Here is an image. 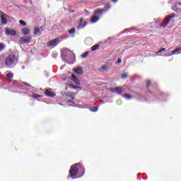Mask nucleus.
<instances>
[{"instance_id":"nucleus-21","label":"nucleus","mask_w":181,"mask_h":181,"mask_svg":"<svg viewBox=\"0 0 181 181\" xmlns=\"http://www.w3.org/2000/svg\"><path fill=\"white\" fill-rule=\"evenodd\" d=\"M68 86L70 87L71 88H74V90H77V89L80 88L78 86H77L76 85H73L71 83H68Z\"/></svg>"},{"instance_id":"nucleus-9","label":"nucleus","mask_w":181,"mask_h":181,"mask_svg":"<svg viewBox=\"0 0 181 181\" xmlns=\"http://www.w3.org/2000/svg\"><path fill=\"white\" fill-rule=\"evenodd\" d=\"M86 26H87V22L84 21L83 18H80L79 25L78 26V29L86 28Z\"/></svg>"},{"instance_id":"nucleus-42","label":"nucleus","mask_w":181,"mask_h":181,"mask_svg":"<svg viewBox=\"0 0 181 181\" xmlns=\"http://www.w3.org/2000/svg\"><path fill=\"white\" fill-rule=\"evenodd\" d=\"M117 101H121V100H117Z\"/></svg>"},{"instance_id":"nucleus-38","label":"nucleus","mask_w":181,"mask_h":181,"mask_svg":"<svg viewBox=\"0 0 181 181\" xmlns=\"http://www.w3.org/2000/svg\"><path fill=\"white\" fill-rule=\"evenodd\" d=\"M176 49H174L173 51L171 52V54H176Z\"/></svg>"},{"instance_id":"nucleus-22","label":"nucleus","mask_w":181,"mask_h":181,"mask_svg":"<svg viewBox=\"0 0 181 181\" xmlns=\"http://www.w3.org/2000/svg\"><path fill=\"white\" fill-rule=\"evenodd\" d=\"M42 97H43L42 95H37L36 93H34L33 95V98H35V100H37V98H42Z\"/></svg>"},{"instance_id":"nucleus-15","label":"nucleus","mask_w":181,"mask_h":181,"mask_svg":"<svg viewBox=\"0 0 181 181\" xmlns=\"http://www.w3.org/2000/svg\"><path fill=\"white\" fill-rule=\"evenodd\" d=\"M22 33L23 35H29V33H30V30H29V28H24L23 30H22Z\"/></svg>"},{"instance_id":"nucleus-4","label":"nucleus","mask_w":181,"mask_h":181,"mask_svg":"<svg viewBox=\"0 0 181 181\" xmlns=\"http://www.w3.org/2000/svg\"><path fill=\"white\" fill-rule=\"evenodd\" d=\"M1 15V25H6L8 23V19H9V16L6 15L5 13L0 11Z\"/></svg>"},{"instance_id":"nucleus-13","label":"nucleus","mask_w":181,"mask_h":181,"mask_svg":"<svg viewBox=\"0 0 181 181\" xmlns=\"http://www.w3.org/2000/svg\"><path fill=\"white\" fill-rule=\"evenodd\" d=\"M33 35L40 36L42 35V32H40V29L39 27H34Z\"/></svg>"},{"instance_id":"nucleus-19","label":"nucleus","mask_w":181,"mask_h":181,"mask_svg":"<svg viewBox=\"0 0 181 181\" xmlns=\"http://www.w3.org/2000/svg\"><path fill=\"white\" fill-rule=\"evenodd\" d=\"M68 33H69V35H72V36H74V34L76 33V28H73L71 30H69Z\"/></svg>"},{"instance_id":"nucleus-23","label":"nucleus","mask_w":181,"mask_h":181,"mask_svg":"<svg viewBox=\"0 0 181 181\" xmlns=\"http://www.w3.org/2000/svg\"><path fill=\"white\" fill-rule=\"evenodd\" d=\"M102 70H103V71H107V70H108V65H107V64L103 65Z\"/></svg>"},{"instance_id":"nucleus-1","label":"nucleus","mask_w":181,"mask_h":181,"mask_svg":"<svg viewBox=\"0 0 181 181\" xmlns=\"http://www.w3.org/2000/svg\"><path fill=\"white\" fill-rule=\"evenodd\" d=\"M69 173L70 177H72V179L75 178L74 176H76L77 173H78L79 177H81V176H83L84 173H86V168H84L83 164L76 163L71 166Z\"/></svg>"},{"instance_id":"nucleus-11","label":"nucleus","mask_w":181,"mask_h":181,"mask_svg":"<svg viewBox=\"0 0 181 181\" xmlns=\"http://www.w3.org/2000/svg\"><path fill=\"white\" fill-rule=\"evenodd\" d=\"M45 95H47V97H54L56 93L52 91V89L48 88L45 90Z\"/></svg>"},{"instance_id":"nucleus-18","label":"nucleus","mask_w":181,"mask_h":181,"mask_svg":"<svg viewBox=\"0 0 181 181\" xmlns=\"http://www.w3.org/2000/svg\"><path fill=\"white\" fill-rule=\"evenodd\" d=\"M66 97H71V100H76V93H66Z\"/></svg>"},{"instance_id":"nucleus-3","label":"nucleus","mask_w":181,"mask_h":181,"mask_svg":"<svg viewBox=\"0 0 181 181\" xmlns=\"http://www.w3.org/2000/svg\"><path fill=\"white\" fill-rule=\"evenodd\" d=\"M15 62H16V57L14 54L8 55L5 59L6 66H8V67L13 66Z\"/></svg>"},{"instance_id":"nucleus-40","label":"nucleus","mask_w":181,"mask_h":181,"mask_svg":"<svg viewBox=\"0 0 181 181\" xmlns=\"http://www.w3.org/2000/svg\"><path fill=\"white\" fill-rule=\"evenodd\" d=\"M178 5H180V6H181V3H178Z\"/></svg>"},{"instance_id":"nucleus-20","label":"nucleus","mask_w":181,"mask_h":181,"mask_svg":"<svg viewBox=\"0 0 181 181\" xmlns=\"http://www.w3.org/2000/svg\"><path fill=\"white\" fill-rule=\"evenodd\" d=\"M98 47H100V45H98V44H96V45L92 46L91 47L92 52H95V50L98 49Z\"/></svg>"},{"instance_id":"nucleus-17","label":"nucleus","mask_w":181,"mask_h":181,"mask_svg":"<svg viewBox=\"0 0 181 181\" xmlns=\"http://www.w3.org/2000/svg\"><path fill=\"white\" fill-rule=\"evenodd\" d=\"M98 16H93L91 19H90V22L91 23H95V22H98Z\"/></svg>"},{"instance_id":"nucleus-26","label":"nucleus","mask_w":181,"mask_h":181,"mask_svg":"<svg viewBox=\"0 0 181 181\" xmlns=\"http://www.w3.org/2000/svg\"><path fill=\"white\" fill-rule=\"evenodd\" d=\"M123 97H125L126 98H128L129 100H131V98H132V96L128 93L123 95Z\"/></svg>"},{"instance_id":"nucleus-41","label":"nucleus","mask_w":181,"mask_h":181,"mask_svg":"<svg viewBox=\"0 0 181 181\" xmlns=\"http://www.w3.org/2000/svg\"><path fill=\"white\" fill-rule=\"evenodd\" d=\"M173 8H176V6H173Z\"/></svg>"},{"instance_id":"nucleus-8","label":"nucleus","mask_w":181,"mask_h":181,"mask_svg":"<svg viewBox=\"0 0 181 181\" xmlns=\"http://www.w3.org/2000/svg\"><path fill=\"white\" fill-rule=\"evenodd\" d=\"M110 91L112 93H117V94H122V91H124V88L122 87H115L110 89Z\"/></svg>"},{"instance_id":"nucleus-6","label":"nucleus","mask_w":181,"mask_h":181,"mask_svg":"<svg viewBox=\"0 0 181 181\" xmlns=\"http://www.w3.org/2000/svg\"><path fill=\"white\" fill-rule=\"evenodd\" d=\"M110 8H111V6H107L106 9L98 8L94 11L93 13H95V15H103V13H104V12L107 11V9H110Z\"/></svg>"},{"instance_id":"nucleus-30","label":"nucleus","mask_w":181,"mask_h":181,"mask_svg":"<svg viewBox=\"0 0 181 181\" xmlns=\"http://www.w3.org/2000/svg\"><path fill=\"white\" fill-rule=\"evenodd\" d=\"M165 50H166V48H161L156 52V54H159V53H162V52H165Z\"/></svg>"},{"instance_id":"nucleus-25","label":"nucleus","mask_w":181,"mask_h":181,"mask_svg":"<svg viewBox=\"0 0 181 181\" xmlns=\"http://www.w3.org/2000/svg\"><path fill=\"white\" fill-rule=\"evenodd\" d=\"M6 77H7V78H13V74H12V73H8V74H7V75H6Z\"/></svg>"},{"instance_id":"nucleus-33","label":"nucleus","mask_w":181,"mask_h":181,"mask_svg":"<svg viewBox=\"0 0 181 181\" xmlns=\"http://www.w3.org/2000/svg\"><path fill=\"white\" fill-rule=\"evenodd\" d=\"M122 62V61L121 60V59H118L117 62L115 63V64H121Z\"/></svg>"},{"instance_id":"nucleus-10","label":"nucleus","mask_w":181,"mask_h":181,"mask_svg":"<svg viewBox=\"0 0 181 181\" xmlns=\"http://www.w3.org/2000/svg\"><path fill=\"white\" fill-rule=\"evenodd\" d=\"M6 35H11V36H16V31L15 30H11L9 28H6Z\"/></svg>"},{"instance_id":"nucleus-31","label":"nucleus","mask_w":181,"mask_h":181,"mask_svg":"<svg viewBox=\"0 0 181 181\" xmlns=\"http://www.w3.org/2000/svg\"><path fill=\"white\" fill-rule=\"evenodd\" d=\"M181 49V45H178L176 47H175V52H179V50H180Z\"/></svg>"},{"instance_id":"nucleus-29","label":"nucleus","mask_w":181,"mask_h":181,"mask_svg":"<svg viewBox=\"0 0 181 181\" xmlns=\"http://www.w3.org/2000/svg\"><path fill=\"white\" fill-rule=\"evenodd\" d=\"M127 77H128V74L127 73H124L121 75V78H127Z\"/></svg>"},{"instance_id":"nucleus-12","label":"nucleus","mask_w":181,"mask_h":181,"mask_svg":"<svg viewBox=\"0 0 181 181\" xmlns=\"http://www.w3.org/2000/svg\"><path fill=\"white\" fill-rule=\"evenodd\" d=\"M71 80H72V81L76 84V86H80V80L78 79V78H77V76H76L75 75H72Z\"/></svg>"},{"instance_id":"nucleus-28","label":"nucleus","mask_w":181,"mask_h":181,"mask_svg":"<svg viewBox=\"0 0 181 181\" xmlns=\"http://www.w3.org/2000/svg\"><path fill=\"white\" fill-rule=\"evenodd\" d=\"M87 56H88V52H84L83 54H82L81 57H83V59H86V57H87Z\"/></svg>"},{"instance_id":"nucleus-14","label":"nucleus","mask_w":181,"mask_h":181,"mask_svg":"<svg viewBox=\"0 0 181 181\" xmlns=\"http://www.w3.org/2000/svg\"><path fill=\"white\" fill-rule=\"evenodd\" d=\"M85 45H86L87 46H91V45H93V40H91V38H86L85 40Z\"/></svg>"},{"instance_id":"nucleus-7","label":"nucleus","mask_w":181,"mask_h":181,"mask_svg":"<svg viewBox=\"0 0 181 181\" xmlns=\"http://www.w3.org/2000/svg\"><path fill=\"white\" fill-rule=\"evenodd\" d=\"M59 45V38H56L54 40H52L47 43L48 47H56Z\"/></svg>"},{"instance_id":"nucleus-16","label":"nucleus","mask_w":181,"mask_h":181,"mask_svg":"<svg viewBox=\"0 0 181 181\" xmlns=\"http://www.w3.org/2000/svg\"><path fill=\"white\" fill-rule=\"evenodd\" d=\"M74 71H75L76 74H83V69L81 68H75L74 69Z\"/></svg>"},{"instance_id":"nucleus-36","label":"nucleus","mask_w":181,"mask_h":181,"mask_svg":"<svg viewBox=\"0 0 181 181\" xmlns=\"http://www.w3.org/2000/svg\"><path fill=\"white\" fill-rule=\"evenodd\" d=\"M175 12H180V8H173Z\"/></svg>"},{"instance_id":"nucleus-39","label":"nucleus","mask_w":181,"mask_h":181,"mask_svg":"<svg viewBox=\"0 0 181 181\" xmlns=\"http://www.w3.org/2000/svg\"><path fill=\"white\" fill-rule=\"evenodd\" d=\"M112 2H117V0H110Z\"/></svg>"},{"instance_id":"nucleus-24","label":"nucleus","mask_w":181,"mask_h":181,"mask_svg":"<svg viewBox=\"0 0 181 181\" xmlns=\"http://www.w3.org/2000/svg\"><path fill=\"white\" fill-rule=\"evenodd\" d=\"M90 111H91L92 112H97L98 111V107H92V108L90 109Z\"/></svg>"},{"instance_id":"nucleus-2","label":"nucleus","mask_w":181,"mask_h":181,"mask_svg":"<svg viewBox=\"0 0 181 181\" xmlns=\"http://www.w3.org/2000/svg\"><path fill=\"white\" fill-rule=\"evenodd\" d=\"M173 18H176V14L175 13H172L169 16H167L164 21L162 22V23L160 25V28H163V29H165L169 25L170 22H173Z\"/></svg>"},{"instance_id":"nucleus-37","label":"nucleus","mask_w":181,"mask_h":181,"mask_svg":"<svg viewBox=\"0 0 181 181\" xmlns=\"http://www.w3.org/2000/svg\"><path fill=\"white\" fill-rule=\"evenodd\" d=\"M66 103H67L68 104H70V103H71L72 104H74V101H72L71 100H67Z\"/></svg>"},{"instance_id":"nucleus-34","label":"nucleus","mask_w":181,"mask_h":181,"mask_svg":"<svg viewBox=\"0 0 181 181\" xmlns=\"http://www.w3.org/2000/svg\"><path fill=\"white\" fill-rule=\"evenodd\" d=\"M2 50H4V45L0 44V52H2Z\"/></svg>"},{"instance_id":"nucleus-32","label":"nucleus","mask_w":181,"mask_h":181,"mask_svg":"<svg viewBox=\"0 0 181 181\" xmlns=\"http://www.w3.org/2000/svg\"><path fill=\"white\" fill-rule=\"evenodd\" d=\"M150 86H151V81L149 80H148L147 82H146L147 88H149Z\"/></svg>"},{"instance_id":"nucleus-27","label":"nucleus","mask_w":181,"mask_h":181,"mask_svg":"<svg viewBox=\"0 0 181 181\" xmlns=\"http://www.w3.org/2000/svg\"><path fill=\"white\" fill-rule=\"evenodd\" d=\"M20 25H21V26H26V22L24 21L23 20H21L19 21Z\"/></svg>"},{"instance_id":"nucleus-35","label":"nucleus","mask_w":181,"mask_h":181,"mask_svg":"<svg viewBox=\"0 0 181 181\" xmlns=\"http://www.w3.org/2000/svg\"><path fill=\"white\" fill-rule=\"evenodd\" d=\"M23 84L24 86H25L26 87H30V85H29L28 83L23 82Z\"/></svg>"},{"instance_id":"nucleus-5","label":"nucleus","mask_w":181,"mask_h":181,"mask_svg":"<svg viewBox=\"0 0 181 181\" xmlns=\"http://www.w3.org/2000/svg\"><path fill=\"white\" fill-rule=\"evenodd\" d=\"M32 40V37L27 36L25 37H21L19 40L20 45H25V43H30Z\"/></svg>"}]
</instances>
